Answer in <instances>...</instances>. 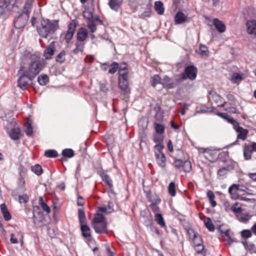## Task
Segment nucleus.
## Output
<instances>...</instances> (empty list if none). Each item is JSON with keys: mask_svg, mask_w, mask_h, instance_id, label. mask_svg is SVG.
I'll use <instances>...</instances> for the list:
<instances>
[{"mask_svg": "<svg viewBox=\"0 0 256 256\" xmlns=\"http://www.w3.org/2000/svg\"><path fill=\"white\" fill-rule=\"evenodd\" d=\"M155 130L158 134H163L164 132V126L162 124L156 123L155 124Z\"/></svg>", "mask_w": 256, "mask_h": 256, "instance_id": "nucleus-46", "label": "nucleus"}, {"mask_svg": "<svg viewBox=\"0 0 256 256\" xmlns=\"http://www.w3.org/2000/svg\"><path fill=\"white\" fill-rule=\"evenodd\" d=\"M31 170L38 176L41 175L43 172V170L39 164H36L34 166H32Z\"/></svg>", "mask_w": 256, "mask_h": 256, "instance_id": "nucleus-34", "label": "nucleus"}, {"mask_svg": "<svg viewBox=\"0 0 256 256\" xmlns=\"http://www.w3.org/2000/svg\"><path fill=\"white\" fill-rule=\"evenodd\" d=\"M250 217L248 214L242 216L240 218V220L244 223H246L250 220Z\"/></svg>", "mask_w": 256, "mask_h": 256, "instance_id": "nucleus-60", "label": "nucleus"}, {"mask_svg": "<svg viewBox=\"0 0 256 256\" xmlns=\"http://www.w3.org/2000/svg\"><path fill=\"white\" fill-rule=\"evenodd\" d=\"M164 146L162 144H157L154 146V156L156 154H164L162 150L164 148Z\"/></svg>", "mask_w": 256, "mask_h": 256, "instance_id": "nucleus-44", "label": "nucleus"}, {"mask_svg": "<svg viewBox=\"0 0 256 256\" xmlns=\"http://www.w3.org/2000/svg\"><path fill=\"white\" fill-rule=\"evenodd\" d=\"M199 52L202 56H208L209 53L208 48L202 44L199 46Z\"/></svg>", "mask_w": 256, "mask_h": 256, "instance_id": "nucleus-43", "label": "nucleus"}, {"mask_svg": "<svg viewBox=\"0 0 256 256\" xmlns=\"http://www.w3.org/2000/svg\"><path fill=\"white\" fill-rule=\"evenodd\" d=\"M114 204L112 202H108V206H107V210L108 209V213L110 214L111 212H113L114 211Z\"/></svg>", "mask_w": 256, "mask_h": 256, "instance_id": "nucleus-61", "label": "nucleus"}, {"mask_svg": "<svg viewBox=\"0 0 256 256\" xmlns=\"http://www.w3.org/2000/svg\"><path fill=\"white\" fill-rule=\"evenodd\" d=\"M58 20H50L42 18L40 24L37 26L38 34L43 38H46L48 35L53 34L59 28Z\"/></svg>", "mask_w": 256, "mask_h": 256, "instance_id": "nucleus-3", "label": "nucleus"}, {"mask_svg": "<svg viewBox=\"0 0 256 256\" xmlns=\"http://www.w3.org/2000/svg\"><path fill=\"white\" fill-rule=\"evenodd\" d=\"M44 156L50 158H55L58 156V153L55 150H48L44 152Z\"/></svg>", "mask_w": 256, "mask_h": 256, "instance_id": "nucleus-35", "label": "nucleus"}, {"mask_svg": "<svg viewBox=\"0 0 256 256\" xmlns=\"http://www.w3.org/2000/svg\"><path fill=\"white\" fill-rule=\"evenodd\" d=\"M226 110L233 114H240V112L235 107L230 106L225 108Z\"/></svg>", "mask_w": 256, "mask_h": 256, "instance_id": "nucleus-57", "label": "nucleus"}, {"mask_svg": "<svg viewBox=\"0 0 256 256\" xmlns=\"http://www.w3.org/2000/svg\"><path fill=\"white\" fill-rule=\"evenodd\" d=\"M220 234L224 238V240L228 242V245H230L234 242L229 234V230H227L225 232L220 230Z\"/></svg>", "mask_w": 256, "mask_h": 256, "instance_id": "nucleus-30", "label": "nucleus"}, {"mask_svg": "<svg viewBox=\"0 0 256 256\" xmlns=\"http://www.w3.org/2000/svg\"><path fill=\"white\" fill-rule=\"evenodd\" d=\"M241 236L243 238H248L252 236V234L250 230H244L242 231Z\"/></svg>", "mask_w": 256, "mask_h": 256, "instance_id": "nucleus-53", "label": "nucleus"}, {"mask_svg": "<svg viewBox=\"0 0 256 256\" xmlns=\"http://www.w3.org/2000/svg\"><path fill=\"white\" fill-rule=\"evenodd\" d=\"M84 18L87 20L88 28L90 30V32H94L96 30V26L93 20L90 18H86V15H84Z\"/></svg>", "mask_w": 256, "mask_h": 256, "instance_id": "nucleus-29", "label": "nucleus"}, {"mask_svg": "<svg viewBox=\"0 0 256 256\" xmlns=\"http://www.w3.org/2000/svg\"><path fill=\"white\" fill-rule=\"evenodd\" d=\"M150 207L151 208L152 210L155 214L156 213H158L160 212V208L159 206L157 205L154 204V203H151L150 205Z\"/></svg>", "mask_w": 256, "mask_h": 256, "instance_id": "nucleus-56", "label": "nucleus"}, {"mask_svg": "<svg viewBox=\"0 0 256 256\" xmlns=\"http://www.w3.org/2000/svg\"><path fill=\"white\" fill-rule=\"evenodd\" d=\"M99 174L102 180L108 184L110 189L112 190L113 188V184L112 180L110 178V176L104 170L100 172Z\"/></svg>", "mask_w": 256, "mask_h": 256, "instance_id": "nucleus-20", "label": "nucleus"}, {"mask_svg": "<svg viewBox=\"0 0 256 256\" xmlns=\"http://www.w3.org/2000/svg\"><path fill=\"white\" fill-rule=\"evenodd\" d=\"M62 157L61 158L62 162L66 161V158H72L74 155V152L72 148H66L62 151Z\"/></svg>", "mask_w": 256, "mask_h": 256, "instance_id": "nucleus-23", "label": "nucleus"}, {"mask_svg": "<svg viewBox=\"0 0 256 256\" xmlns=\"http://www.w3.org/2000/svg\"><path fill=\"white\" fill-rule=\"evenodd\" d=\"M21 130L19 128H12L9 133L10 136L13 140H17L20 138Z\"/></svg>", "mask_w": 256, "mask_h": 256, "instance_id": "nucleus-26", "label": "nucleus"}, {"mask_svg": "<svg viewBox=\"0 0 256 256\" xmlns=\"http://www.w3.org/2000/svg\"><path fill=\"white\" fill-rule=\"evenodd\" d=\"M180 83L181 82L178 77L172 79L167 76H165L162 80V84L163 88L168 90L174 88Z\"/></svg>", "mask_w": 256, "mask_h": 256, "instance_id": "nucleus-7", "label": "nucleus"}, {"mask_svg": "<svg viewBox=\"0 0 256 256\" xmlns=\"http://www.w3.org/2000/svg\"><path fill=\"white\" fill-rule=\"evenodd\" d=\"M234 164L232 162L231 164L226 167H223L220 168L217 174L218 178L223 179L224 178L227 174L228 172L230 169H234Z\"/></svg>", "mask_w": 256, "mask_h": 256, "instance_id": "nucleus-15", "label": "nucleus"}, {"mask_svg": "<svg viewBox=\"0 0 256 256\" xmlns=\"http://www.w3.org/2000/svg\"><path fill=\"white\" fill-rule=\"evenodd\" d=\"M122 3V0H109L108 4L112 10L118 12Z\"/></svg>", "mask_w": 256, "mask_h": 256, "instance_id": "nucleus-22", "label": "nucleus"}, {"mask_svg": "<svg viewBox=\"0 0 256 256\" xmlns=\"http://www.w3.org/2000/svg\"><path fill=\"white\" fill-rule=\"evenodd\" d=\"M144 218H145V220L144 222V225L147 228L151 226L153 227L156 231V232L158 234L159 230L158 228L156 226H154V222L152 215L150 214L148 216H144Z\"/></svg>", "mask_w": 256, "mask_h": 256, "instance_id": "nucleus-27", "label": "nucleus"}, {"mask_svg": "<svg viewBox=\"0 0 256 256\" xmlns=\"http://www.w3.org/2000/svg\"><path fill=\"white\" fill-rule=\"evenodd\" d=\"M204 250V245H201V246H195V250L198 254H202V252Z\"/></svg>", "mask_w": 256, "mask_h": 256, "instance_id": "nucleus-64", "label": "nucleus"}, {"mask_svg": "<svg viewBox=\"0 0 256 256\" xmlns=\"http://www.w3.org/2000/svg\"><path fill=\"white\" fill-rule=\"evenodd\" d=\"M78 218L82 236L86 238H90L92 236L90 229L87 224L85 212L83 209H78Z\"/></svg>", "mask_w": 256, "mask_h": 256, "instance_id": "nucleus-5", "label": "nucleus"}, {"mask_svg": "<svg viewBox=\"0 0 256 256\" xmlns=\"http://www.w3.org/2000/svg\"><path fill=\"white\" fill-rule=\"evenodd\" d=\"M162 79L158 75L155 74L150 79L151 84L153 87H155L158 84H162Z\"/></svg>", "mask_w": 256, "mask_h": 256, "instance_id": "nucleus-36", "label": "nucleus"}, {"mask_svg": "<svg viewBox=\"0 0 256 256\" xmlns=\"http://www.w3.org/2000/svg\"><path fill=\"white\" fill-rule=\"evenodd\" d=\"M110 68L108 70V72L110 74H114L118 70V64L117 62H113L110 65Z\"/></svg>", "mask_w": 256, "mask_h": 256, "instance_id": "nucleus-45", "label": "nucleus"}, {"mask_svg": "<svg viewBox=\"0 0 256 256\" xmlns=\"http://www.w3.org/2000/svg\"><path fill=\"white\" fill-rule=\"evenodd\" d=\"M246 30L248 34L256 36V20H247Z\"/></svg>", "mask_w": 256, "mask_h": 256, "instance_id": "nucleus-12", "label": "nucleus"}, {"mask_svg": "<svg viewBox=\"0 0 256 256\" xmlns=\"http://www.w3.org/2000/svg\"><path fill=\"white\" fill-rule=\"evenodd\" d=\"M127 64L125 62H123L122 64H118L119 76H120V74H122L124 72H122V71L126 70H127Z\"/></svg>", "mask_w": 256, "mask_h": 256, "instance_id": "nucleus-51", "label": "nucleus"}, {"mask_svg": "<svg viewBox=\"0 0 256 256\" xmlns=\"http://www.w3.org/2000/svg\"><path fill=\"white\" fill-rule=\"evenodd\" d=\"M105 222H106V220L104 214L98 212L94 214L92 222V226H94L95 224H100Z\"/></svg>", "mask_w": 256, "mask_h": 256, "instance_id": "nucleus-18", "label": "nucleus"}, {"mask_svg": "<svg viewBox=\"0 0 256 256\" xmlns=\"http://www.w3.org/2000/svg\"><path fill=\"white\" fill-rule=\"evenodd\" d=\"M168 192L172 196H176V184L174 182H172L170 183L168 186Z\"/></svg>", "mask_w": 256, "mask_h": 256, "instance_id": "nucleus-42", "label": "nucleus"}, {"mask_svg": "<svg viewBox=\"0 0 256 256\" xmlns=\"http://www.w3.org/2000/svg\"><path fill=\"white\" fill-rule=\"evenodd\" d=\"M154 218L157 224H159L160 227L164 228L165 230L168 232L167 227L162 215L160 213H156L154 214Z\"/></svg>", "mask_w": 256, "mask_h": 256, "instance_id": "nucleus-21", "label": "nucleus"}, {"mask_svg": "<svg viewBox=\"0 0 256 256\" xmlns=\"http://www.w3.org/2000/svg\"><path fill=\"white\" fill-rule=\"evenodd\" d=\"M25 186V180L24 177L22 176V172H20V178L18 182V186L19 188H22V189H24Z\"/></svg>", "mask_w": 256, "mask_h": 256, "instance_id": "nucleus-50", "label": "nucleus"}, {"mask_svg": "<svg viewBox=\"0 0 256 256\" xmlns=\"http://www.w3.org/2000/svg\"><path fill=\"white\" fill-rule=\"evenodd\" d=\"M197 72L198 70L196 66L192 65L188 66L185 67L184 71L178 78L181 82L187 79L194 80L196 77Z\"/></svg>", "mask_w": 256, "mask_h": 256, "instance_id": "nucleus-6", "label": "nucleus"}, {"mask_svg": "<svg viewBox=\"0 0 256 256\" xmlns=\"http://www.w3.org/2000/svg\"><path fill=\"white\" fill-rule=\"evenodd\" d=\"M22 0H0V16H8L12 12L18 10Z\"/></svg>", "mask_w": 256, "mask_h": 256, "instance_id": "nucleus-4", "label": "nucleus"}, {"mask_svg": "<svg viewBox=\"0 0 256 256\" xmlns=\"http://www.w3.org/2000/svg\"><path fill=\"white\" fill-rule=\"evenodd\" d=\"M153 140L157 144H162L164 140V137L158 134H155L154 136Z\"/></svg>", "mask_w": 256, "mask_h": 256, "instance_id": "nucleus-55", "label": "nucleus"}, {"mask_svg": "<svg viewBox=\"0 0 256 256\" xmlns=\"http://www.w3.org/2000/svg\"><path fill=\"white\" fill-rule=\"evenodd\" d=\"M227 99L230 102V104L232 105H235L236 102V100L234 96L232 94H228L226 96Z\"/></svg>", "mask_w": 256, "mask_h": 256, "instance_id": "nucleus-59", "label": "nucleus"}, {"mask_svg": "<svg viewBox=\"0 0 256 256\" xmlns=\"http://www.w3.org/2000/svg\"><path fill=\"white\" fill-rule=\"evenodd\" d=\"M154 9L159 14H162L164 12V8L163 4L160 1L155 2Z\"/></svg>", "mask_w": 256, "mask_h": 256, "instance_id": "nucleus-31", "label": "nucleus"}, {"mask_svg": "<svg viewBox=\"0 0 256 256\" xmlns=\"http://www.w3.org/2000/svg\"><path fill=\"white\" fill-rule=\"evenodd\" d=\"M56 50L55 42L53 41L44 50L43 56L46 60L50 59L51 58L52 56L54 54Z\"/></svg>", "mask_w": 256, "mask_h": 256, "instance_id": "nucleus-11", "label": "nucleus"}, {"mask_svg": "<svg viewBox=\"0 0 256 256\" xmlns=\"http://www.w3.org/2000/svg\"><path fill=\"white\" fill-rule=\"evenodd\" d=\"M33 132L32 127L30 123L28 122L26 125V134L28 136H30Z\"/></svg>", "mask_w": 256, "mask_h": 256, "instance_id": "nucleus-48", "label": "nucleus"}, {"mask_svg": "<svg viewBox=\"0 0 256 256\" xmlns=\"http://www.w3.org/2000/svg\"><path fill=\"white\" fill-rule=\"evenodd\" d=\"M182 168L185 172H190L192 168L191 162L188 160L184 161Z\"/></svg>", "mask_w": 256, "mask_h": 256, "instance_id": "nucleus-41", "label": "nucleus"}, {"mask_svg": "<svg viewBox=\"0 0 256 256\" xmlns=\"http://www.w3.org/2000/svg\"><path fill=\"white\" fill-rule=\"evenodd\" d=\"M88 32L85 28H80L77 32L76 39L78 41L81 42H84L88 37Z\"/></svg>", "mask_w": 256, "mask_h": 256, "instance_id": "nucleus-17", "label": "nucleus"}, {"mask_svg": "<svg viewBox=\"0 0 256 256\" xmlns=\"http://www.w3.org/2000/svg\"><path fill=\"white\" fill-rule=\"evenodd\" d=\"M238 184H233L228 188V192L231 196V198L234 200L238 199L240 196L238 194Z\"/></svg>", "mask_w": 256, "mask_h": 256, "instance_id": "nucleus-19", "label": "nucleus"}, {"mask_svg": "<svg viewBox=\"0 0 256 256\" xmlns=\"http://www.w3.org/2000/svg\"><path fill=\"white\" fill-rule=\"evenodd\" d=\"M0 210L4 220L6 221L10 220L12 216L5 204L4 203L0 205Z\"/></svg>", "mask_w": 256, "mask_h": 256, "instance_id": "nucleus-28", "label": "nucleus"}, {"mask_svg": "<svg viewBox=\"0 0 256 256\" xmlns=\"http://www.w3.org/2000/svg\"><path fill=\"white\" fill-rule=\"evenodd\" d=\"M158 164L161 168H164L166 166V157L164 154H156L155 156Z\"/></svg>", "mask_w": 256, "mask_h": 256, "instance_id": "nucleus-25", "label": "nucleus"}, {"mask_svg": "<svg viewBox=\"0 0 256 256\" xmlns=\"http://www.w3.org/2000/svg\"><path fill=\"white\" fill-rule=\"evenodd\" d=\"M242 244L244 248L251 254H256V246L252 243L248 244L246 242H243Z\"/></svg>", "mask_w": 256, "mask_h": 256, "instance_id": "nucleus-32", "label": "nucleus"}, {"mask_svg": "<svg viewBox=\"0 0 256 256\" xmlns=\"http://www.w3.org/2000/svg\"><path fill=\"white\" fill-rule=\"evenodd\" d=\"M34 0H26L22 8L18 11L14 20V25L16 28H24L26 24L31 12Z\"/></svg>", "mask_w": 256, "mask_h": 256, "instance_id": "nucleus-2", "label": "nucleus"}, {"mask_svg": "<svg viewBox=\"0 0 256 256\" xmlns=\"http://www.w3.org/2000/svg\"><path fill=\"white\" fill-rule=\"evenodd\" d=\"M43 67V63L40 60V57L36 55L24 56L18 72V86L22 90H26Z\"/></svg>", "mask_w": 256, "mask_h": 256, "instance_id": "nucleus-1", "label": "nucleus"}, {"mask_svg": "<svg viewBox=\"0 0 256 256\" xmlns=\"http://www.w3.org/2000/svg\"><path fill=\"white\" fill-rule=\"evenodd\" d=\"M18 201L20 203H24L26 204L28 201V196L26 194H22V196L20 195L18 197Z\"/></svg>", "mask_w": 256, "mask_h": 256, "instance_id": "nucleus-54", "label": "nucleus"}, {"mask_svg": "<svg viewBox=\"0 0 256 256\" xmlns=\"http://www.w3.org/2000/svg\"><path fill=\"white\" fill-rule=\"evenodd\" d=\"M231 210L233 212L236 214H238L242 210V208L241 207L236 208L234 206H232L231 208Z\"/></svg>", "mask_w": 256, "mask_h": 256, "instance_id": "nucleus-63", "label": "nucleus"}, {"mask_svg": "<svg viewBox=\"0 0 256 256\" xmlns=\"http://www.w3.org/2000/svg\"><path fill=\"white\" fill-rule=\"evenodd\" d=\"M186 232L191 239H193L194 237H196L198 234L197 232H195L194 229L190 228H187Z\"/></svg>", "mask_w": 256, "mask_h": 256, "instance_id": "nucleus-49", "label": "nucleus"}, {"mask_svg": "<svg viewBox=\"0 0 256 256\" xmlns=\"http://www.w3.org/2000/svg\"><path fill=\"white\" fill-rule=\"evenodd\" d=\"M238 132L237 138L242 140H245L248 134V130L243 128L239 126V124L234 128Z\"/></svg>", "mask_w": 256, "mask_h": 256, "instance_id": "nucleus-16", "label": "nucleus"}, {"mask_svg": "<svg viewBox=\"0 0 256 256\" xmlns=\"http://www.w3.org/2000/svg\"><path fill=\"white\" fill-rule=\"evenodd\" d=\"M95 232L97 234H107L108 222H104L100 224H95L92 226Z\"/></svg>", "mask_w": 256, "mask_h": 256, "instance_id": "nucleus-13", "label": "nucleus"}, {"mask_svg": "<svg viewBox=\"0 0 256 256\" xmlns=\"http://www.w3.org/2000/svg\"><path fill=\"white\" fill-rule=\"evenodd\" d=\"M213 24L214 26L216 28L217 30L222 33L224 32L226 30V26L225 24L218 19L216 18L214 19Z\"/></svg>", "mask_w": 256, "mask_h": 256, "instance_id": "nucleus-24", "label": "nucleus"}, {"mask_svg": "<svg viewBox=\"0 0 256 256\" xmlns=\"http://www.w3.org/2000/svg\"><path fill=\"white\" fill-rule=\"evenodd\" d=\"M174 22L176 24H182L185 22H188L187 16L182 12H178L174 16Z\"/></svg>", "mask_w": 256, "mask_h": 256, "instance_id": "nucleus-14", "label": "nucleus"}, {"mask_svg": "<svg viewBox=\"0 0 256 256\" xmlns=\"http://www.w3.org/2000/svg\"><path fill=\"white\" fill-rule=\"evenodd\" d=\"M48 77L46 74L40 75L38 78V82L41 86H44L48 82Z\"/></svg>", "mask_w": 256, "mask_h": 256, "instance_id": "nucleus-37", "label": "nucleus"}, {"mask_svg": "<svg viewBox=\"0 0 256 256\" xmlns=\"http://www.w3.org/2000/svg\"><path fill=\"white\" fill-rule=\"evenodd\" d=\"M41 206L44 211H45L47 213L50 212V209L46 202H44V204H42V205Z\"/></svg>", "mask_w": 256, "mask_h": 256, "instance_id": "nucleus-62", "label": "nucleus"}, {"mask_svg": "<svg viewBox=\"0 0 256 256\" xmlns=\"http://www.w3.org/2000/svg\"><path fill=\"white\" fill-rule=\"evenodd\" d=\"M194 241V246H201L202 245V236L198 234L196 237H194L193 239H192Z\"/></svg>", "mask_w": 256, "mask_h": 256, "instance_id": "nucleus-47", "label": "nucleus"}, {"mask_svg": "<svg viewBox=\"0 0 256 256\" xmlns=\"http://www.w3.org/2000/svg\"><path fill=\"white\" fill-rule=\"evenodd\" d=\"M66 51L62 50L56 56V60L60 64L63 63L66 60Z\"/></svg>", "mask_w": 256, "mask_h": 256, "instance_id": "nucleus-40", "label": "nucleus"}, {"mask_svg": "<svg viewBox=\"0 0 256 256\" xmlns=\"http://www.w3.org/2000/svg\"><path fill=\"white\" fill-rule=\"evenodd\" d=\"M226 120H227L228 122L232 124L234 126V128L237 126L239 124L236 120H234L233 118H230L229 116H228V118Z\"/></svg>", "mask_w": 256, "mask_h": 256, "instance_id": "nucleus-58", "label": "nucleus"}, {"mask_svg": "<svg viewBox=\"0 0 256 256\" xmlns=\"http://www.w3.org/2000/svg\"><path fill=\"white\" fill-rule=\"evenodd\" d=\"M206 227L210 232H214L215 230L214 226L210 218H207L204 222Z\"/></svg>", "mask_w": 256, "mask_h": 256, "instance_id": "nucleus-38", "label": "nucleus"}, {"mask_svg": "<svg viewBox=\"0 0 256 256\" xmlns=\"http://www.w3.org/2000/svg\"><path fill=\"white\" fill-rule=\"evenodd\" d=\"M76 48L72 51V53L77 54L79 52H82L84 49V44L80 42H76L75 44Z\"/></svg>", "mask_w": 256, "mask_h": 256, "instance_id": "nucleus-33", "label": "nucleus"}, {"mask_svg": "<svg viewBox=\"0 0 256 256\" xmlns=\"http://www.w3.org/2000/svg\"><path fill=\"white\" fill-rule=\"evenodd\" d=\"M242 80V76L238 73L234 72L230 80L232 83H239Z\"/></svg>", "mask_w": 256, "mask_h": 256, "instance_id": "nucleus-39", "label": "nucleus"}, {"mask_svg": "<svg viewBox=\"0 0 256 256\" xmlns=\"http://www.w3.org/2000/svg\"><path fill=\"white\" fill-rule=\"evenodd\" d=\"M77 26V20H74L68 25V30L65 34V40L67 43H69L72 39Z\"/></svg>", "mask_w": 256, "mask_h": 256, "instance_id": "nucleus-9", "label": "nucleus"}, {"mask_svg": "<svg viewBox=\"0 0 256 256\" xmlns=\"http://www.w3.org/2000/svg\"><path fill=\"white\" fill-rule=\"evenodd\" d=\"M184 161L180 159H175L174 165L177 169H180L182 167Z\"/></svg>", "mask_w": 256, "mask_h": 256, "instance_id": "nucleus-52", "label": "nucleus"}, {"mask_svg": "<svg viewBox=\"0 0 256 256\" xmlns=\"http://www.w3.org/2000/svg\"><path fill=\"white\" fill-rule=\"evenodd\" d=\"M128 72H124L120 76H118V86L120 89L124 94H128L130 92L129 82L128 80Z\"/></svg>", "mask_w": 256, "mask_h": 256, "instance_id": "nucleus-8", "label": "nucleus"}, {"mask_svg": "<svg viewBox=\"0 0 256 256\" xmlns=\"http://www.w3.org/2000/svg\"><path fill=\"white\" fill-rule=\"evenodd\" d=\"M256 152V142H252L250 145H247L244 148V156L246 160L251 158V154L254 152Z\"/></svg>", "mask_w": 256, "mask_h": 256, "instance_id": "nucleus-10", "label": "nucleus"}]
</instances>
